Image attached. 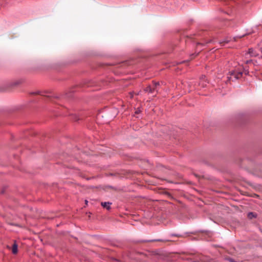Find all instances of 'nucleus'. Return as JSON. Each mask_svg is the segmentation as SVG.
Wrapping results in <instances>:
<instances>
[{
	"label": "nucleus",
	"mask_w": 262,
	"mask_h": 262,
	"mask_svg": "<svg viewBox=\"0 0 262 262\" xmlns=\"http://www.w3.org/2000/svg\"><path fill=\"white\" fill-rule=\"evenodd\" d=\"M133 97V94H130V97L132 98Z\"/></svg>",
	"instance_id": "11"
},
{
	"label": "nucleus",
	"mask_w": 262,
	"mask_h": 262,
	"mask_svg": "<svg viewBox=\"0 0 262 262\" xmlns=\"http://www.w3.org/2000/svg\"><path fill=\"white\" fill-rule=\"evenodd\" d=\"M152 89L154 90V93L156 92L158 93L160 87V82H152Z\"/></svg>",
	"instance_id": "2"
},
{
	"label": "nucleus",
	"mask_w": 262,
	"mask_h": 262,
	"mask_svg": "<svg viewBox=\"0 0 262 262\" xmlns=\"http://www.w3.org/2000/svg\"><path fill=\"white\" fill-rule=\"evenodd\" d=\"M144 91L149 93H154V90L152 89L151 85H149L144 89Z\"/></svg>",
	"instance_id": "5"
},
{
	"label": "nucleus",
	"mask_w": 262,
	"mask_h": 262,
	"mask_svg": "<svg viewBox=\"0 0 262 262\" xmlns=\"http://www.w3.org/2000/svg\"><path fill=\"white\" fill-rule=\"evenodd\" d=\"M243 75V73L241 72H236L232 71L229 72V76H228V81L231 80L233 81L234 79L237 80L239 79Z\"/></svg>",
	"instance_id": "1"
},
{
	"label": "nucleus",
	"mask_w": 262,
	"mask_h": 262,
	"mask_svg": "<svg viewBox=\"0 0 262 262\" xmlns=\"http://www.w3.org/2000/svg\"><path fill=\"white\" fill-rule=\"evenodd\" d=\"M248 216L249 219H252L253 217H255V216L253 212H249L248 214Z\"/></svg>",
	"instance_id": "8"
},
{
	"label": "nucleus",
	"mask_w": 262,
	"mask_h": 262,
	"mask_svg": "<svg viewBox=\"0 0 262 262\" xmlns=\"http://www.w3.org/2000/svg\"><path fill=\"white\" fill-rule=\"evenodd\" d=\"M72 119L75 121H77L80 119L79 116L76 115H74L72 117Z\"/></svg>",
	"instance_id": "7"
},
{
	"label": "nucleus",
	"mask_w": 262,
	"mask_h": 262,
	"mask_svg": "<svg viewBox=\"0 0 262 262\" xmlns=\"http://www.w3.org/2000/svg\"><path fill=\"white\" fill-rule=\"evenodd\" d=\"M101 206L106 208L107 210H110L111 209V205H112V203L111 202H101Z\"/></svg>",
	"instance_id": "3"
},
{
	"label": "nucleus",
	"mask_w": 262,
	"mask_h": 262,
	"mask_svg": "<svg viewBox=\"0 0 262 262\" xmlns=\"http://www.w3.org/2000/svg\"><path fill=\"white\" fill-rule=\"evenodd\" d=\"M230 261L231 262H234V261H233V260H231H231H230Z\"/></svg>",
	"instance_id": "13"
},
{
	"label": "nucleus",
	"mask_w": 262,
	"mask_h": 262,
	"mask_svg": "<svg viewBox=\"0 0 262 262\" xmlns=\"http://www.w3.org/2000/svg\"><path fill=\"white\" fill-rule=\"evenodd\" d=\"M85 203H86V204H88V201L85 200Z\"/></svg>",
	"instance_id": "12"
},
{
	"label": "nucleus",
	"mask_w": 262,
	"mask_h": 262,
	"mask_svg": "<svg viewBox=\"0 0 262 262\" xmlns=\"http://www.w3.org/2000/svg\"><path fill=\"white\" fill-rule=\"evenodd\" d=\"M12 252L13 254H16L17 252V245L16 242H14L12 246Z\"/></svg>",
	"instance_id": "4"
},
{
	"label": "nucleus",
	"mask_w": 262,
	"mask_h": 262,
	"mask_svg": "<svg viewBox=\"0 0 262 262\" xmlns=\"http://www.w3.org/2000/svg\"><path fill=\"white\" fill-rule=\"evenodd\" d=\"M33 94H39V92H36L33 93Z\"/></svg>",
	"instance_id": "10"
},
{
	"label": "nucleus",
	"mask_w": 262,
	"mask_h": 262,
	"mask_svg": "<svg viewBox=\"0 0 262 262\" xmlns=\"http://www.w3.org/2000/svg\"><path fill=\"white\" fill-rule=\"evenodd\" d=\"M229 41V40L228 38L225 39L223 41H220V43L221 46H224L226 43H228Z\"/></svg>",
	"instance_id": "6"
},
{
	"label": "nucleus",
	"mask_w": 262,
	"mask_h": 262,
	"mask_svg": "<svg viewBox=\"0 0 262 262\" xmlns=\"http://www.w3.org/2000/svg\"><path fill=\"white\" fill-rule=\"evenodd\" d=\"M141 112V111L138 108L137 109L136 112H135V114H139Z\"/></svg>",
	"instance_id": "9"
}]
</instances>
